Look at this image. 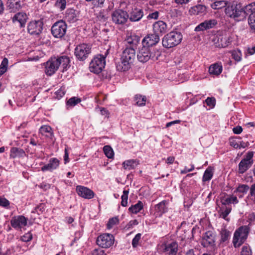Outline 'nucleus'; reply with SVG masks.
<instances>
[{"label":"nucleus","mask_w":255,"mask_h":255,"mask_svg":"<svg viewBox=\"0 0 255 255\" xmlns=\"http://www.w3.org/2000/svg\"><path fill=\"white\" fill-rule=\"evenodd\" d=\"M135 57L134 47H127L123 52L120 61L116 64L117 69L119 71H126L130 68L131 64Z\"/></svg>","instance_id":"obj_1"},{"label":"nucleus","mask_w":255,"mask_h":255,"mask_svg":"<svg viewBox=\"0 0 255 255\" xmlns=\"http://www.w3.org/2000/svg\"><path fill=\"white\" fill-rule=\"evenodd\" d=\"M161 55V51L156 48H149L148 46H142L139 48L137 57L138 60L142 63L146 62L149 59L155 61Z\"/></svg>","instance_id":"obj_2"},{"label":"nucleus","mask_w":255,"mask_h":255,"mask_svg":"<svg viewBox=\"0 0 255 255\" xmlns=\"http://www.w3.org/2000/svg\"><path fill=\"white\" fill-rule=\"evenodd\" d=\"M225 13L228 16L238 21L245 19L244 8L241 4L237 2L229 4L225 8Z\"/></svg>","instance_id":"obj_3"},{"label":"nucleus","mask_w":255,"mask_h":255,"mask_svg":"<svg viewBox=\"0 0 255 255\" xmlns=\"http://www.w3.org/2000/svg\"><path fill=\"white\" fill-rule=\"evenodd\" d=\"M70 63V59L66 56L53 57L49 60V76L53 74L61 66L63 69L66 68Z\"/></svg>","instance_id":"obj_4"},{"label":"nucleus","mask_w":255,"mask_h":255,"mask_svg":"<svg viewBox=\"0 0 255 255\" xmlns=\"http://www.w3.org/2000/svg\"><path fill=\"white\" fill-rule=\"evenodd\" d=\"M182 35L178 31H172L166 34L162 39L163 46L170 48L177 46L181 42Z\"/></svg>","instance_id":"obj_5"},{"label":"nucleus","mask_w":255,"mask_h":255,"mask_svg":"<svg viewBox=\"0 0 255 255\" xmlns=\"http://www.w3.org/2000/svg\"><path fill=\"white\" fill-rule=\"evenodd\" d=\"M108 53V50L105 55H98L91 60L89 65V69L91 72L99 74L102 72L106 64L105 58Z\"/></svg>","instance_id":"obj_6"},{"label":"nucleus","mask_w":255,"mask_h":255,"mask_svg":"<svg viewBox=\"0 0 255 255\" xmlns=\"http://www.w3.org/2000/svg\"><path fill=\"white\" fill-rule=\"evenodd\" d=\"M247 226L240 227L234 233L233 243L235 248L240 247L246 240L249 234Z\"/></svg>","instance_id":"obj_7"},{"label":"nucleus","mask_w":255,"mask_h":255,"mask_svg":"<svg viewBox=\"0 0 255 255\" xmlns=\"http://www.w3.org/2000/svg\"><path fill=\"white\" fill-rule=\"evenodd\" d=\"M253 151H249L244 156L238 165V172L243 174L250 169L254 163Z\"/></svg>","instance_id":"obj_8"},{"label":"nucleus","mask_w":255,"mask_h":255,"mask_svg":"<svg viewBox=\"0 0 255 255\" xmlns=\"http://www.w3.org/2000/svg\"><path fill=\"white\" fill-rule=\"evenodd\" d=\"M67 28V25L65 22L63 20L58 21L51 27V34L54 38L61 39L65 35Z\"/></svg>","instance_id":"obj_9"},{"label":"nucleus","mask_w":255,"mask_h":255,"mask_svg":"<svg viewBox=\"0 0 255 255\" xmlns=\"http://www.w3.org/2000/svg\"><path fill=\"white\" fill-rule=\"evenodd\" d=\"M90 45L83 43L77 45L75 48V56L80 61L85 60L91 53Z\"/></svg>","instance_id":"obj_10"},{"label":"nucleus","mask_w":255,"mask_h":255,"mask_svg":"<svg viewBox=\"0 0 255 255\" xmlns=\"http://www.w3.org/2000/svg\"><path fill=\"white\" fill-rule=\"evenodd\" d=\"M114 243V236L110 234H104L99 236L97 240V244L103 248H108Z\"/></svg>","instance_id":"obj_11"},{"label":"nucleus","mask_w":255,"mask_h":255,"mask_svg":"<svg viewBox=\"0 0 255 255\" xmlns=\"http://www.w3.org/2000/svg\"><path fill=\"white\" fill-rule=\"evenodd\" d=\"M112 21L117 24H123L125 23L128 18V13L122 9L115 10L112 14Z\"/></svg>","instance_id":"obj_12"},{"label":"nucleus","mask_w":255,"mask_h":255,"mask_svg":"<svg viewBox=\"0 0 255 255\" xmlns=\"http://www.w3.org/2000/svg\"><path fill=\"white\" fill-rule=\"evenodd\" d=\"M231 41L232 38L229 34H219L214 39V44L216 47L220 48L227 47Z\"/></svg>","instance_id":"obj_13"},{"label":"nucleus","mask_w":255,"mask_h":255,"mask_svg":"<svg viewBox=\"0 0 255 255\" xmlns=\"http://www.w3.org/2000/svg\"><path fill=\"white\" fill-rule=\"evenodd\" d=\"M178 250V245L176 242L170 244H161L158 246L159 253H167L169 255H176Z\"/></svg>","instance_id":"obj_14"},{"label":"nucleus","mask_w":255,"mask_h":255,"mask_svg":"<svg viewBox=\"0 0 255 255\" xmlns=\"http://www.w3.org/2000/svg\"><path fill=\"white\" fill-rule=\"evenodd\" d=\"M159 36L158 35L154 33L149 34L146 35L142 40V45L145 46H148L149 48H153L159 41Z\"/></svg>","instance_id":"obj_15"},{"label":"nucleus","mask_w":255,"mask_h":255,"mask_svg":"<svg viewBox=\"0 0 255 255\" xmlns=\"http://www.w3.org/2000/svg\"><path fill=\"white\" fill-rule=\"evenodd\" d=\"M27 220L23 216H14L10 221L11 226L15 229H20L27 225Z\"/></svg>","instance_id":"obj_16"},{"label":"nucleus","mask_w":255,"mask_h":255,"mask_svg":"<svg viewBox=\"0 0 255 255\" xmlns=\"http://www.w3.org/2000/svg\"><path fill=\"white\" fill-rule=\"evenodd\" d=\"M43 22L41 20L31 21L27 26L28 32L30 34H38L42 29Z\"/></svg>","instance_id":"obj_17"},{"label":"nucleus","mask_w":255,"mask_h":255,"mask_svg":"<svg viewBox=\"0 0 255 255\" xmlns=\"http://www.w3.org/2000/svg\"><path fill=\"white\" fill-rule=\"evenodd\" d=\"M215 235L212 231L206 232L202 237V245L204 247L213 246L215 245Z\"/></svg>","instance_id":"obj_18"},{"label":"nucleus","mask_w":255,"mask_h":255,"mask_svg":"<svg viewBox=\"0 0 255 255\" xmlns=\"http://www.w3.org/2000/svg\"><path fill=\"white\" fill-rule=\"evenodd\" d=\"M76 191L79 196L88 199L93 198L95 195L91 189L80 185L76 187Z\"/></svg>","instance_id":"obj_19"},{"label":"nucleus","mask_w":255,"mask_h":255,"mask_svg":"<svg viewBox=\"0 0 255 255\" xmlns=\"http://www.w3.org/2000/svg\"><path fill=\"white\" fill-rule=\"evenodd\" d=\"M217 24L215 19L205 20L200 23L195 28V31H201L213 28Z\"/></svg>","instance_id":"obj_20"},{"label":"nucleus","mask_w":255,"mask_h":255,"mask_svg":"<svg viewBox=\"0 0 255 255\" xmlns=\"http://www.w3.org/2000/svg\"><path fill=\"white\" fill-rule=\"evenodd\" d=\"M143 16V10L140 8H135L130 11L128 17L131 21L135 22L140 20Z\"/></svg>","instance_id":"obj_21"},{"label":"nucleus","mask_w":255,"mask_h":255,"mask_svg":"<svg viewBox=\"0 0 255 255\" xmlns=\"http://www.w3.org/2000/svg\"><path fill=\"white\" fill-rule=\"evenodd\" d=\"M168 202L166 200L160 202L155 206V214L157 216L161 217L163 214L167 212Z\"/></svg>","instance_id":"obj_22"},{"label":"nucleus","mask_w":255,"mask_h":255,"mask_svg":"<svg viewBox=\"0 0 255 255\" xmlns=\"http://www.w3.org/2000/svg\"><path fill=\"white\" fill-rule=\"evenodd\" d=\"M154 33L159 35V34H162L166 32L167 25L163 21H158L153 25Z\"/></svg>","instance_id":"obj_23"},{"label":"nucleus","mask_w":255,"mask_h":255,"mask_svg":"<svg viewBox=\"0 0 255 255\" xmlns=\"http://www.w3.org/2000/svg\"><path fill=\"white\" fill-rule=\"evenodd\" d=\"M78 12L73 8L67 9L65 13V19L70 23L76 22L78 20Z\"/></svg>","instance_id":"obj_24"},{"label":"nucleus","mask_w":255,"mask_h":255,"mask_svg":"<svg viewBox=\"0 0 255 255\" xmlns=\"http://www.w3.org/2000/svg\"><path fill=\"white\" fill-rule=\"evenodd\" d=\"M6 4L10 12H15L21 8V1L19 0H7Z\"/></svg>","instance_id":"obj_25"},{"label":"nucleus","mask_w":255,"mask_h":255,"mask_svg":"<svg viewBox=\"0 0 255 255\" xmlns=\"http://www.w3.org/2000/svg\"><path fill=\"white\" fill-rule=\"evenodd\" d=\"M27 19V16L25 13L18 12L13 16L12 20L13 22L18 21L20 23V26L23 27L24 26Z\"/></svg>","instance_id":"obj_26"},{"label":"nucleus","mask_w":255,"mask_h":255,"mask_svg":"<svg viewBox=\"0 0 255 255\" xmlns=\"http://www.w3.org/2000/svg\"><path fill=\"white\" fill-rule=\"evenodd\" d=\"M206 10V7L205 6L199 4L192 7L189 10V12L191 14L198 15L204 13Z\"/></svg>","instance_id":"obj_27"},{"label":"nucleus","mask_w":255,"mask_h":255,"mask_svg":"<svg viewBox=\"0 0 255 255\" xmlns=\"http://www.w3.org/2000/svg\"><path fill=\"white\" fill-rule=\"evenodd\" d=\"M222 71V66L221 64L215 63L211 65L209 68L210 74L219 75Z\"/></svg>","instance_id":"obj_28"},{"label":"nucleus","mask_w":255,"mask_h":255,"mask_svg":"<svg viewBox=\"0 0 255 255\" xmlns=\"http://www.w3.org/2000/svg\"><path fill=\"white\" fill-rule=\"evenodd\" d=\"M245 14V18L247 15L249 16H255V2L251 3L243 7Z\"/></svg>","instance_id":"obj_29"},{"label":"nucleus","mask_w":255,"mask_h":255,"mask_svg":"<svg viewBox=\"0 0 255 255\" xmlns=\"http://www.w3.org/2000/svg\"><path fill=\"white\" fill-rule=\"evenodd\" d=\"M138 164V161L133 159L128 160L123 163L124 169L128 170L134 169Z\"/></svg>","instance_id":"obj_30"},{"label":"nucleus","mask_w":255,"mask_h":255,"mask_svg":"<svg viewBox=\"0 0 255 255\" xmlns=\"http://www.w3.org/2000/svg\"><path fill=\"white\" fill-rule=\"evenodd\" d=\"M110 16L108 10L103 9L96 14L97 20L100 22H105Z\"/></svg>","instance_id":"obj_31"},{"label":"nucleus","mask_w":255,"mask_h":255,"mask_svg":"<svg viewBox=\"0 0 255 255\" xmlns=\"http://www.w3.org/2000/svg\"><path fill=\"white\" fill-rule=\"evenodd\" d=\"M228 5V2L225 0H218L211 4V7L214 9H219Z\"/></svg>","instance_id":"obj_32"},{"label":"nucleus","mask_w":255,"mask_h":255,"mask_svg":"<svg viewBox=\"0 0 255 255\" xmlns=\"http://www.w3.org/2000/svg\"><path fill=\"white\" fill-rule=\"evenodd\" d=\"M143 208V204L140 201H138L136 204L132 205L128 209L129 212L133 214H137Z\"/></svg>","instance_id":"obj_33"},{"label":"nucleus","mask_w":255,"mask_h":255,"mask_svg":"<svg viewBox=\"0 0 255 255\" xmlns=\"http://www.w3.org/2000/svg\"><path fill=\"white\" fill-rule=\"evenodd\" d=\"M213 175V168L211 167H208L204 172L202 181L203 182L208 181L210 180Z\"/></svg>","instance_id":"obj_34"},{"label":"nucleus","mask_w":255,"mask_h":255,"mask_svg":"<svg viewBox=\"0 0 255 255\" xmlns=\"http://www.w3.org/2000/svg\"><path fill=\"white\" fill-rule=\"evenodd\" d=\"M221 202L223 205H229L231 203L233 204H237L239 202V201L237 198V197L234 196H231L230 197L222 198L221 199Z\"/></svg>","instance_id":"obj_35"},{"label":"nucleus","mask_w":255,"mask_h":255,"mask_svg":"<svg viewBox=\"0 0 255 255\" xmlns=\"http://www.w3.org/2000/svg\"><path fill=\"white\" fill-rule=\"evenodd\" d=\"M221 235V243L227 242L230 238V232L225 229H222L220 232Z\"/></svg>","instance_id":"obj_36"},{"label":"nucleus","mask_w":255,"mask_h":255,"mask_svg":"<svg viewBox=\"0 0 255 255\" xmlns=\"http://www.w3.org/2000/svg\"><path fill=\"white\" fill-rule=\"evenodd\" d=\"M127 40V42L130 45L129 47H134L135 49L136 45L139 41V37L136 35H133L128 37Z\"/></svg>","instance_id":"obj_37"},{"label":"nucleus","mask_w":255,"mask_h":255,"mask_svg":"<svg viewBox=\"0 0 255 255\" xmlns=\"http://www.w3.org/2000/svg\"><path fill=\"white\" fill-rule=\"evenodd\" d=\"M59 160L56 158H52L49 160V171L56 169L59 165Z\"/></svg>","instance_id":"obj_38"},{"label":"nucleus","mask_w":255,"mask_h":255,"mask_svg":"<svg viewBox=\"0 0 255 255\" xmlns=\"http://www.w3.org/2000/svg\"><path fill=\"white\" fill-rule=\"evenodd\" d=\"M134 100L136 102V104L137 106H143L145 105L146 98L144 96L136 95L134 97Z\"/></svg>","instance_id":"obj_39"},{"label":"nucleus","mask_w":255,"mask_h":255,"mask_svg":"<svg viewBox=\"0 0 255 255\" xmlns=\"http://www.w3.org/2000/svg\"><path fill=\"white\" fill-rule=\"evenodd\" d=\"M81 102V99L76 97L70 98L66 102L67 106L73 107Z\"/></svg>","instance_id":"obj_40"},{"label":"nucleus","mask_w":255,"mask_h":255,"mask_svg":"<svg viewBox=\"0 0 255 255\" xmlns=\"http://www.w3.org/2000/svg\"><path fill=\"white\" fill-rule=\"evenodd\" d=\"M103 150L106 156L109 158L114 157V151L112 147L109 145H105L103 147Z\"/></svg>","instance_id":"obj_41"},{"label":"nucleus","mask_w":255,"mask_h":255,"mask_svg":"<svg viewBox=\"0 0 255 255\" xmlns=\"http://www.w3.org/2000/svg\"><path fill=\"white\" fill-rule=\"evenodd\" d=\"M250 193L247 197L248 199L253 202H255V183L251 185V187H249Z\"/></svg>","instance_id":"obj_42"},{"label":"nucleus","mask_w":255,"mask_h":255,"mask_svg":"<svg viewBox=\"0 0 255 255\" xmlns=\"http://www.w3.org/2000/svg\"><path fill=\"white\" fill-rule=\"evenodd\" d=\"M128 193H129V191L128 190H124L123 191V194L121 197V199H122L121 205L123 207H126L128 205Z\"/></svg>","instance_id":"obj_43"},{"label":"nucleus","mask_w":255,"mask_h":255,"mask_svg":"<svg viewBox=\"0 0 255 255\" xmlns=\"http://www.w3.org/2000/svg\"><path fill=\"white\" fill-rule=\"evenodd\" d=\"M8 59L6 58H4L0 65V72L1 74H3L5 73L7 70V67L8 65Z\"/></svg>","instance_id":"obj_44"},{"label":"nucleus","mask_w":255,"mask_h":255,"mask_svg":"<svg viewBox=\"0 0 255 255\" xmlns=\"http://www.w3.org/2000/svg\"><path fill=\"white\" fill-rule=\"evenodd\" d=\"M65 88L61 87L54 93L53 97L57 99H60L65 95Z\"/></svg>","instance_id":"obj_45"},{"label":"nucleus","mask_w":255,"mask_h":255,"mask_svg":"<svg viewBox=\"0 0 255 255\" xmlns=\"http://www.w3.org/2000/svg\"><path fill=\"white\" fill-rule=\"evenodd\" d=\"M233 58L237 61H240L242 58L241 52L239 50H235L232 52Z\"/></svg>","instance_id":"obj_46"},{"label":"nucleus","mask_w":255,"mask_h":255,"mask_svg":"<svg viewBox=\"0 0 255 255\" xmlns=\"http://www.w3.org/2000/svg\"><path fill=\"white\" fill-rule=\"evenodd\" d=\"M119 222V221L117 217L110 219L107 224V228L108 229L112 228L114 225L118 224Z\"/></svg>","instance_id":"obj_47"},{"label":"nucleus","mask_w":255,"mask_h":255,"mask_svg":"<svg viewBox=\"0 0 255 255\" xmlns=\"http://www.w3.org/2000/svg\"><path fill=\"white\" fill-rule=\"evenodd\" d=\"M229 142L231 146H233L235 148L239 147V137H233L229 139Z\"/></svg>","instance_id":"obj_48"},{"label":"nucleus","mask_w":255,"mask_h":255,"mask_svg":"<svg viewBox=\"0 0 255 255\" xmlns=\"http://www.w3.org/2000/svg\"><path fill=\"white\" fill-rule=\"evenodd\" d=\"M10 202L6 198L0 196V206L8 209L9 207Z\"/></svg>","instance_id":"obj_49"},{"label":"nucleus","mask_w":255,"mask_h":255,"mask_svg":"<svg viewBox=\"0 0 255 255\" xmlns=\"http://www.w3.org/2000/svg\"><path fill=\"white\" fill-rule=\"evenodd\" d=\"M248 21L250 28L255 31V16H249Z\"/></svg>","instance_id":"obj_50"},{"label":"nucleus","mask_w":255,"mask_h":255,"mask_svg":"<svg viewBox=\"0 0 255 255\" xmlns=\"http://www.w3.org/2000/svg\"><path fill=\"white\" fill-rule=\"evenodd\" d=\"M240 255H252V251L250 247L245 245L242 247Z\"/></svg>","instance_id":"obj_51"},{"label":"nucleus","mask_w":255,"mask_h":255,"mask_svg":"<svg viewBox=\"0 0 255 255\" xmlns=\"http://www.w3.org/2000/svg\"><path fill=\"white\" fill-rule=\"evenodd\" d=\"M55 4L56 7L62 10L66 7V0H57Z\"/></svg>","instance_id":"obj_52"},{"label":"nucleus","mask_w":255,"mask_h":255,"mask_svg":"<svg viewBox=\"0 0 255 255\" xmlns=\"http://www.w3.org/2000/svg\"><path fill=\"white\" fill-rule=\"evenodd\" d=\"M249 190V186L245 184H242L239 186V187L237 188L236 191L238 192L244 194L246 193Z\"/></svg>","instance_id":"obj_53"},{"label":"nucleus","mask_w":255,"mask_h":255,"mask_svg":"<svg viewBox=\"0 0 255 255\" xmlns=\"http://www.w3.org/2000/svg\"><path fill=\"white\" fill-rule=\"evenodd\" d=\"M141 234L138 233L135 235L132 241V246L133 248H136L138 245V243L141 239Z\"/></svg>","instance_id":"obj_54"},{"label":"nucleus","mask_w":255,"mask_h":255,"mask_svg":"<svg viewBox=\"0 0 255 255\" xmlns=\"http://www.w3.org/2000/svg\"><path fill=\"white\" fill-rule=\"evenodd\" d=\"M231 211V208L226 207L225 209L222 210L221 213L220 214V217L226 220L227 217L228 216Z\"/></svg>","instance_id":"obj_55"},{"label":"nucleus","mask_w":255,"mask_h":255,"mask_svg":"<svg viewBox=\"0 0 255 255\" xmlns=\"http://www.w3.org/2000/svg\"><path fill=\"white\" fill-rule=\"evenodd\" d=\"M32 239V235L30 232H28L21 237V240L24 242L30 241Z\"/></svg>","instance_id":"obj_56"},{"label":"nucleus","mask_w":255,"mask_h":255,"mask_svg":"<svg viewBox=\"0 0 255 255\" xmlns=\"http://www.w3.org/2000/svg\"><path fill=\"white\" fill-rule=\"evenodd\" d=\"M105 0H92V3L95 7H102Z\"/></svg>","instance_id":"obj_57"},{"label":"nucleus","mask_w":255,"mask_h":255,"mask_svg":"<svg viewBox=\"0 0 255 255\" xmlns=\"http://www.w3.org/2000/svg\"><path fill=\"white\" fill-rule=\"evenodd\" d=\"M205 102L208 106L214 107L216 104V100L214 98H207Z\"/></svg>","instance_id":"obj_58"},{"label":"nucleus","mask_w":255,"mask_h":255,"mask_svg":"<svg viewBox=\"0 0 255 255\" xmlns=\"http://www.w3.org/2000/svg\"><path fill=\"white\" fill-rule=\"evenodd\" d=\"M92 255H106V254L103 250L98 248L93 250Z\"/></svg>","instance_id":"obj_59"},{"label":"nucleus","mask_w":255,"mask_h":255,"mask_svg":"<svg viewBox=\"0 0 255 255\" xmlns=\"http://www.w3.org/2000/svg\"><path fill=\"white\" fill-rule=\"evenodd\" d=\"M159 16V12L157 11H154L151 13H150L147 16V18L148 19H156L158 18Z\"/></svg>","instance_id":"obj_60"},{"label":"nucleus","mask_w":255,"mask_h":255,"mask_svg":"<svg viewBox=\"0 0 255 255\" xmlns=\"http://www.w3.org/2000/svg\"><path fill=\"white\" fill-rule=\"evenodd\" d=\"M39 131L41 134L47 136V133L48 132V127L46 125L42 126L39 129Z\"/></svg>","instance_id":"obj_61"},{"label":"nucleus","mask_w":255,"mask_h":255,"mask_svg":"<svg viewBox=\"0 0 255 255\" xmlns=\"http://www.w3.org/2000/svg\"><path fill=\"white\" fill-rule=\"evenodd\" d=\"M195 168L194 165L193 164L190 165V168H188L187 167L185 166L183 170L181 171V174H185L187 172L193 171Z\"/></svg>","instance_id":"obj_62"},{"label":"nucleus","mask_w":255,"mask_h":255,"mask_svg":"<svg viewBox=\"0 0 255 255\" xmlns=\"http://www.w3.org/2000/svg\"><path fill=\"white\" fill-rule=\"evenodd\" d=\"M233 131L235 134H240L242 132L243 128L240 126H237L233 128Z\"/></svg>","instance_id":"obj_63"},{"label":"nucleus","mask_w":255,"mask_h":255,"mask_svg":"<svg viewBox=\"0 0 255 255\" xmlns=\"http://www.w3.org/2000/svg\"><path fill=\"white\" fill-rule=\"evenodd\" d=\"M100 112L102 115L108 117L109 115V112L108 111L104 108H100Z\"/></svg>","instance_id":"obj_64"}]
</instances>
